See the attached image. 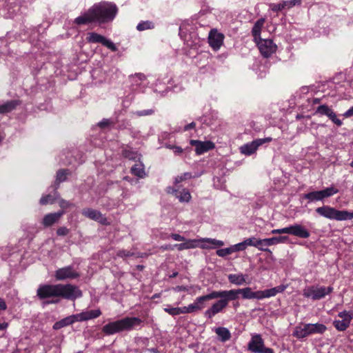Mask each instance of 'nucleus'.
<instances>
[{"instance_id":"1","label":"nucleus","mask_w":353,"mask_h":353,"mask_svg":"<svg viewBox=\"0 0 353 353\" xmlns=\"http://www.w3.org/2000/svg\"><path fill=\"white\" fill-rule=\"evenodd\" d=\"M37 294L40 299L61 297L68 300H75L82 296L81 290L71 284L42 285L39 287Z\"/></svg>"},{"instance_id":"2","label":"nucleus","mask_w":353,"mask_h":353,"mask_svg":"<svg viewBox=\"0 0 353 353\" xmlns=\"http://www.w3.org/2000/svg\"><path fill=\"white\" fill-rule=\"evenodd\" d=\"M287 287V285H280L271 289L259 290L256 292H253L250 288L248 287L242 289L230 290L228 291L230 292V295L232 296L230 299H232L233 301L237 299L239 294H241L242 297L245 299H256L261 300L274 296L277 294L284 292Z\"/></svg>"},{"instance_id":"3","label":"nucleus","mask_w":353,"mask_h":353,"mask_svg":"<svg viewBox=\"0 0 353 353\" xmlns=\"http://www.w3.org/2000/svg\"><path fill=\"white\" fill-rule=\"evenodd\" d=\"M141 323V319L138 317H125L105 325L102 327V332L105 335H112L124 331H130L135 326L140 325Z\"/></svg>"},{"instance_id":"4","label":"nucleus","mask_w":353,"mask_h":353,"mask_svg":"<svg viewBox=\"0 0 353 353\" xmlns=\"http://www.w3.org/2000/svg\"><path fill=\"white\" fill-rule=\"evenodd\" d=\"M91 9L96 21L99 23L112 21L118 12V8L114 3L107 1L95 3Z\"/></svg>"},{"instance_id":"5","label":"nucleus","mask_w":353,"mask_h":353,"mask_svg":"<svg viewBox=\"0 0 353 353\" xmlns=\"http://www.w3.org/2000/svg\"><path fill=\"white\" fill-rule=\"evenodd\" d=\"M230 292L228 290H222V291H212L206 296H209V300L214 299L220 298V300L212 304L211 307L208 309L205 312V316L209 319H211L217 313L221 312L224 308H225L229 301H233L232 297L230 295Z\"/></svg>"},{"instance_id":"6","label":"nucleus","mask_w":353,"mask_h":353,"mask_svg":"<svg viewBox=\"0 0 353 353\" xmlns=\"http://www.w3.org/2000/svg\"><path fill=\"white\" fill-rule=\"evenodd\" d=\"M316 212L321 216L336 221H345L353 219V212L346 210H338L329 205H323L316 209Z\"/></svg>"},{"instance_id":"7","label":"nucleus","mask_w":353,"mask_h":353,"mask_svg":"<svg viewBox=\"0 0 353 353\" xmlns=\"http://www.w3.org/2000/svg\"><path fill=\"white\" fill-rule=\"evenodd\" d=\"M333 291L332 287L321 286L316 288L314 286L309 287L303 290V296L307 298L311 297L313 300H319L324 298L327 294Z\"/></svg>"},{"instance_id":"8","label":"nucleus","mask_w":353,"mask_h":353,"mask_svg":"<svg viewBox=\"0 0 353 353\" xmlns=\"http://www.w3.org/2000/svg\"><path fill=\"white\" fill-rule=\"evenodd\" d=\"M248 350L254 353H274L272 348L264 346L263 340L260 334H256L252 337L248 343Z\"/></svg>"},{"instance_id":"9","label":"nucleus","mask_w":353,"mask_h":353,"mask_svg":"<svg viewBox=\"0 0 353 353\" xmlns=\"http://www.w3.org/2000/svg\"><path fill=\"white\" fill-rule=\"evenodd\" d=\"M86 40L90 43H101L112 52H116L117 50V48L113 42L98 33L94 32H88Z\"/></svg>"},{"instance_id":"10","label":"nucleus","mask_w":353,"mask_h":353,"mask_svg":"<svg viewBox=\"0 0 353 353\" xmlns=\"http://www.w3.org/2000/svg\"><path fill=\"white\" fill-rule=\"evenodd\" d=\"M258 46V48L264 57H269L276 50L277 46L273 43L271 39H259L255 41Z\"/></svg>"},{"instance_id":"11","label":"nucleus","mask_w":353,"mask_h":353,"mask_svg":"<svg viewBox=\"0 0 353 353\" xmlns=\"http://www.w3.org/2000/svg\"><path fill=\"white\" fill-rule=\"evenodd\" d=\"M338 316L341 318V320H334L333 325L337 330L344 331L349 327L350 324V322L353 318V312L344 310L339 312L338 314Z\"/></svg>"},{"instance_id":"12","label":"nucleus","mask_w":353,"mask_h":353,"mask_svg":"<svg viewBox=\"0 0 353 353\" xmlns=\"http://www.w3.org/2000/svg\"><path fill=\"white\" fill-rule=\"evenodd\" d=\"M82 214L90 219L96 221L103 225H108L110 223L108 222L107 218L101 213V212L94 210L92 208H85L82 210Z\"/></svg>"},{"instance_id":"13","label":"nucleus","mask_w":353,"mask_h":353,"mask_svg":"<svg viewBox=\"0 0 353 353\" xmlns=\"http://www.w3.org/2000/svg\"><path fill=\"white\" fill-rule=\"evenodd\" d=\"M55 278L58 281H62L67 279H75L79 276V274L73 269L72 266H66L58 269L55 272Z\"/></svg>"},{"instance_id":"14","label":"nucleus","mask_w":353,"mask_h":353,"mask_svg":"<svg viewBox=\"0 0 353 353\" xmlns=\"http://www.w3.org/2000/svg\"><path fill=\"white\" fill-rule=\"evenodd\" d=\"M224 35L219 32L216 30H212L208 36V43L210 46L214 50H219L223 45Z\"/></svg>"},{"instance_id":"15","label":"nucleus","mask_w":353,"mask_h":353,"mask_svg":"<svg viewBox=\"0 0 353 353\" xmlns=\"http://www.w3.org/2000/svg\"><path fill=\"white\" fill-rule=\"evenodd\" d=\"M190 143L195 146L196 154H202L214 148V143L210 141H201L198 140H190Z\"/></svg>"},{"instance_id":"16","label":"nucleus","mask_w":353,"mask_h":353,"mask_svg":"<svg viewBox=\"0 0 353 353\" xmlns=\"http://www.w3.org/2000/svg\"><path fill=\"white\" fill-rule=\"evenodd\" d=\"M64 214L65 211L63 210H61L57 212L47 214L43 219L42 224L45 227L52 226L53 224L57 223Z\"/></svg>"},{"instance_id":"17","label":"nucleus","mask_w":353,"mask_h":353,"mask_svg":"<svg viewBox=\"0 0 353 353\" xmlns=\"http://www.w3.org/2000/svg\"><path fill=\"white\" fill-rule=\"evenodd\" d=\"M93 22H97L94 16L93 12H92L91 8H90L87 12H85L82 15L77 17L74 19V23L77 25H84L88 23H91Z\"/></svg>"},{"instance_id":"18","label":"nucleus","mask_w":353,"mask_h":353,"mask_svg":"<svg viewBox=\"0 0 353 353\" xmlns=\"http://www.w3.org/2000/svg\"><path fill=\"white\" fill-rule=\"evenodd\" d=\"M209 298L210 297L206 295L197 297L194 303L188 306L189 312L192 313L195 311L201 310L205 307L204 303L209 301Z\"/></svg>"},{"instance_id":"19","label":"nucleus","mask_w":353,"mask_h":353,"mask_svg":"<svg viewBox=\"0 0 353 353\" xmlns=\"http://www.w3.org/2000/svg\"><path fill=\"white\" fill-rule=\"evenodd\" d=\"M259 146L260 143H258L256 139L250 143L242 145L240 148V151L242 154L245 155H251L256 151Z\"/></svg>"},{"instance_id":"20","label":"nucleus","mask_w":353,"mask_h":353,"mask_svg":"<svg viewBox=\"0 0 353 353\" xmlns=\"http://www.w3.org/2000/svg\"><path fill=\"white\" fill-rule=\"evenodd\" d=\"M291 234L303 239H307L310 235L307 230L299 224L292 225Z\"/></svg>"},{"instance_id":"21","label":"nucleus","mask_w":353,"mask_h":353,"mask_svg":"<svg viewBox=\"0 0 353 353\" xmlns=\"http://www.w3.org/2000/svg\"><path fill=\"white\" fill-rule=\"evenodd\" d=\"M199 240L196 239H185L183 243L175 244L174 247L176 248L179 251L193 249L198 247Z\"/></svg>"},{"instance_id":"22","label":"nucleus","mask_w":353,"mask_h":353,"mask_svg":"<svg viewBox=\"0 0 353 353\" xmlns=\"http://www.w3.org/2000/svg\"><path fill=\"white\" fill-rule=\"evenodd\" d=\"M247 247L248 246H253L255 248H257L259 250L264 252H270V250L268 248H264L263 246V239H257L255 237H250L245 240H244Z\"/></svg>"},{"instance_id":"23","label":"nucleus","mask_w":353,"mask_h":353,"mask_svg":"<svg viewBox=\"0 0 353 353\" xmlns=\"http://www.w3.org/2000/svg\"><path fill=\"white\" fill-rule=\"evenodd\" d=\"M309 334H323L327 330L325 325L322 323H307Z\"/></svg>"},{"instance_id":"24","label":"nucleus","mask_w":353,"mask_h":353,"mask_svg":"<svg viewBox=\"0 0 353 353\" xmlns=\"http://www.w3.org/2000/svg\"><path fill=\"white\" fill-rule=\"evenodd\" d=\"M288 237L285 236H274L272 238L263 239V246H270L279 243H285L288 240Z\"/></svg>"},{"instance_id":"25","label":"nucleus","mask_w":353,"mask_h":353,"mask_svg":"<svg viewBox=\"0 0 353 353\" xmlns=\"http://www.w3.org/2000/svg\"><path fill=\"white\" fill-rule=\"evenodd\" d=\"M265 23V19L261 18L259 19L256 22L254 23L252 30V34L254 37V41H256V40L259 39L261 31L262 29V27L263 26V24Z\"/></svg>"},{"instance_id":"26","label":"nucleus","mask_w":353,"mask_h":353,"mask_svg":"<svg viewBox=\"0 0 353 353\" xmlns=\"http://www.w3.org/2000/svg\"><path fill=\"white\" fill-rule=\"evenodd\" d=\"M215 333L218 335L222 342H225L231 338L230 332L226 327H219L215 329Z\"/></svg>"},{"instance_id":"27","label":"nucleus","mask_w":353,"mask_h":353,"mask_svg":"<svg viewBox=\"0 0 353 353\" xmlns=\"http://www.w3.org/2000/svg\"><path fill=\"white\" fill-rule=\"evenodd\" d=\"M175 196L179 199L180 202H188L191 199V194L188 190L183 189L181 191L172 190Z\"/></svg>"},{"instance_id":"28","label":"nucleus","mask_w":353,"mask_h":353,"mask_svg":"<svg viewBox=\"0 0 353 353\" xmlns=\"http://www.w3.org/2000/svg\"><path fill=\"white\" fill-rule=\"evenodd\" d=\"M19 104L18 101H10L6 102V103L0 105V114H6L11 112L12 110L15 109L16 107Z\"/></svg>"},{"instance_id":"29","label":"nucleus","mask_w":353,"mask_h":353,"mask_svg":"<svg viewBox=\"0 0 353 353\" xmlns=\"http://www.w3.org/2000/svg\"><path fill=\"white\" fill-rule=\"evenodd\" d=\"M228 281L236 285H241L246 282L245 275L243 274H231L228 275Z\"/></svg>"},{"instance_id":"30","label":"nucleus","mask_w":353,"mask_h":353,"mask_svg":"<svg viewBox=\"0 0 353 353\" xmlns=\"http://www.w3.org/2000/svg\"><path fill=\"white\" fill-rule=\"evenodd\" d=\"M292 335L297 339H303L308 336L310 334L307 324H305L303 327L296 326L294 328Z\"/></svg>"},{"instance_id":"31","label":"nucleus","mask_w":353,"mask_h":353,"mask_svg":"<svg viewBox=\"0 0 353 353\" xmlns=\"http://www.w3.org/2000/svg\"><path fill=\"white\" fill-rule=\"evenodd\" d=\"M101 314V312L99 309L82 312L83 321L96 319Z\"/></svg>"},{"instance_id":"32","label":"nucleus","mask_w":353,"mask_h":353,"mask_svg":"<svg viewBox=\"0 0 353 353\" xmlns=\"http://www.w3.org/2000/svg\"><path fill=\"white\" fill-rule=\"evenodd\" d=\"M69 174L70 171L69 170L67 169H61L57 171L55 181V183L57 185L56 188H58L60 183L64 182L67 180V176Z\"/></svg>"},{"instance_id":"33","label":"nucleus","mask_w":353,"mask_h":353,"mask_svg":"<svg viewBox=\"0 0 353 353\" xmlns=\"http://www.w3.org/2000/svg\"><path fill=\"white\" fill-rule=\"evenodd\" d=\"M131 172L139 178H143L145 176L144 166L142 163H136L132 166L131 168Z\"/></svg>"},{"instance_id":"34","label":"nucleus","mask_w":353,"mask_h":353,"mask_svg":"<svg viewBox=\"0 0 353 353\" xmlns=\"http://www.w3.org/2000/svg\"><path fill=\"white\" fill-rule=\"evenodd\" d=\"M304 198L309 200V201H322L321 197L320 191L310 192L304 195Z\"/></svg>"},{"instance_id":"35","label":"nucleus","mask_w":353,"mask_h":353,"mask_svg":"<svg viewBox=\"0 0 353 353\" xmlns=\"http://www.w3.org/2000/svg\"><path fill=\"white\" fill-rule=\"evenodd\" d=\"M154 28V25L153 22L150 21H141L137 26V29L139 31L150 30V29H153Z\"/></svg>"},{"instance_id":"36","label":"nucleus","mask_w":353,"mask_h":353,"mask_svg":"<svg viewBox=\"0 0 353 353\" xmlns=\"http://www.w3.org/2000/svg\"><path fill=\"white\" fill-rule=\"evenodd\" d=\"M72 325L71 323H70V318L68 316L59 321H57L54 325H53V329L54 330H59L63 327H65V326H68V325Z\"/></svg>"},{"instance_id":"37","label":"nucleus","mask_w":353,"mask_h":353,"mask_svg":"<svg viewBox=\"0 0 353 353\" xmlns=\"http://www.w3.org/2000/svg\"><path fill=\"white\" fill-rule=\"evenodd\" d=\"M332 111V110L327 105H321L317 108L316 112L321 115L329 116Z\"/></svg>"},{"instance_id":"38","label":"nucleus","mask_w":353,"mask_h":353,"mask_svg":"<svg viewBox=\"0 0 353 353\" xmlns=\"http://www.w3.org/2000/svg\"><path fill=\"white\" fill-rule=\"evenodd\" d=\"M199 176V174L196 175V176ZM192 177H193V176L192 175V174L190 172H185L180 176H177L174 179V183H176V184L179 183L185 180L191 179ZM194 177H195V176H194Z\"/></svg>"},{"instance_id":"39","label":"nucleus","mask_w":353,"mask_h":353,"mask_svg":"<svg viewBox=\"0 0 353 353\" xmlns=\"http://www.w3.org/2000/svg\"><path fill=\"white\" fill-rule=\"evenodd\" d=\"M199 241H202V242H207V243H211L212 245H213L214 246H217V247H221L224 245L223 241H220V240H216L214 239H210V238L201 239Z\"/></svg>"},{"instance_id":"40","label":"nucleus","mask_w":353,"mask_h":353,"mask_svg":"<svg viewBox=\"0 0 353 353\" xmlns=\"http://www.w3.org/2000/svg\"><path fill=\"white\" fill-rule=\"evenodd\" d=\"M54 197L50 194H48V195H46V196H43L41 199H40V204L41 205H47L48 203H53L54 202Z\"/></svg>"},{"instance_id":"41","label":"nucleus","mask_w":353,"mask_h":353,"mask_svg":"<svg viewBox=\"0 0 353 353\" xmlns=\"http://www.w3.org/2000/svg\"><path fill=\"white\" fill-rule=\"evenodd\" d=\"M233 252L243 251L247 248L245 241L231 246Z\"/></svg>"},{"instance_id":"42","label":"nucleus","mask_w":353,"mask_h":353,"mask_svg":"<svg viewBox=\"0 0 353 353\" xmlns=\"http://www.w3.org/2000/svg\"><path fill=\"white\" fill-rule=\"evenodd\" d=\"M232 253H233V251L231 247L216 250V254L221 257H224L227 255L231 254Z\"/></svg>"},{"instance_id":"43","label":"nucleus","mask_w":353,"mask_h":353,"mask_svg":"<svg viewBox=\"0 0 353 353\" xmlns=\"http://www.w3.org/2000/svg\"><path fill=\"white\" fill-rule=\"evenodd\" d=\"M292 225L281 229H275L271 231L273 234H291Z\"/></svg>"},{"instance_id":"44","label":"nucleus","mask_w":353,"mask_h":353,"mask_svg":"<svg viewBox=\"0 0 353 353\" xmlns=\"http://www.w3.org/2000/svg\"><path fill=\"white\" fill-rule=\"evenodd\" d=\"M68 317L70 318L71 324L78 321H83L82 312L68 316Z\"/></svg>"},{"instance_id":"45","label":"nucleus","mask_w":353,"mask_h":353,"mask_svg":"<svg viewBox=\"0 0 353 353\" xmlns=\"http://www.w3.org/2000/svg\"><path fill=\"white\" fill-rule=\"evenodd\" d=\"M325 193V195L327 197H330V196H333L334 194H336L339 192V190L336 189V188H334V186H330L329 188H327L323 190Z\"/></svg>"},{"instance_id":"46","label":"nucleus","mask_w":353,"mask_h":353,"mask_svg":"<svg viewBox=\"0 0 353 353\" xmlns=\"http://www.w3.org/2000/svg\"><path fill=\"white\" fill-rule=\"evenodd\" d=\"M117 255L119 257L125 258V257H128V256H134V253L130 251H128V250H121L117 252Z\"/></svg>"},{"instance_id":"47","label":"nucleus","mask_w":353,"mask_h":353,"mask_svg":"<svg viewBox=\"0 0 353 353\" xmlns=\"http://www.w3.org/2000/svg\"><path fill=\"white\" fill-rule=\"evenodd\" d=\"M329 117V119L330 120H332V121L333 123H334L336 125L338 126H341L342 125V121L339 119L336 115V114L334 112V111L332 110L331 112V113L330 114L329 116H327Z\"/></svg>"},{"instance_id":"48","label":"nucleus","mask_w":353,"mask_h":353,"mask_svg":"<svg viewBox=\"0 0 353 353\" xmlns=\"http://www.w3.org/2000/svg\"><path fill=\"white\" fill-rule=\"evenodd\" d=\"M70 230L66 227H60L57 230V234L58 236H66L69 234Z\"/></svg>"},{"instance_id":"49","label":"nucleus","mask_w":353,"mask_h":353,"mask_svg":"<svg viewBox=\"0 0 353 353\" xmlns=\"http://www.w3.org/2000/svg\"><path fill=\"white\" fill-rule=\"evenodd\" d=\"M164 311L170 315L176 316L179 315V307H165Z\"/></svg>"},{"instance_id":"50","label":"nucleus","mask_w":353,"mask_h":353,"mask_svg":"<svg viewBox=\"0 0 353 353\" xmlns=\"http://www.w3.org/2000/svg\"><path fill=\"white\" fill-rule=\"evenodd\" d=\"M154 111L152 109L145 110H141V111H137L135 112V114L139 117H143V116L151 115L154 113Z\"/></svg>"},{"instance_id":"51","label":"nucleus","mask_w":353,"mask_h":353,"mask_svg":"<svg viewBox=\"0 0 353 353\" xmlns=\"http://www.w3.org/2000/svg\"><path fill=\"white\" fill-rule=\"evenodd\" d=\"M59 206L62 208L63 210H64V209H66L72 205V204L69 201L62 199L59 200Z\"/></svg>"},{"instance_id":"52","label":"nucleus","mask_w":353,"mask_h":353,"mask_svg":"<svg viewBox=\"0 0 353 353\" xmlns=\"http://www.w3.org/2000/svg\"><path fill=\"white\" fill-rule=\"evenodd\" d=\"M270 7L272 10L274 12H278L285 9L283 3L278 4H271Z\"/></svg>"},{"instance_id":"53","label":"nucleus","mask_w":353,"mask_h":353,"mask_svg":"<svg viewBox=\"0 0 353 353\" xmlns=\"http://www.w3.org/2000/svg\"><path fill=\"white\" fill-rule=\"evenodd\" d=\"M171 238L177 241H185V238L179 234H171Z\"/></svg>"},{"instance_id":"54","label":"nucleus","mask_w":353,"mask_h":353,"mask_svg":"<svg viewBox=\"0 0 353 353\" xmlns=\"http://www.w3.org/2000/svg\"><path fill=\"white\" fill-rule=\"evenodd\" d=\"M174 290L175 292L188 291V287L184 285H177L175 288H174Z\"/></svg>"},{"instance_id":"55","label":"nucleus","mask_w":353,"mask_h":353,"mask_svg":"<svg viewBox=\"0 0 353 353\" xmlns=\"http://www.w3.org/2000/svg\"><path fill=\"white\" fill-rule=\"evenodd\" d=\"M283 4L284 6V8H290L294 6V2L292 1V0L285 1L283 2Z\"/></svg>"},{"instance_id":"56","label":"nucleus","mask_w":353,"mask_h":353,"mask_svg":"<svg viewBox=\"0 0 353 353\" xmlns=\"http://www.w3.org/2000/svg\"><path fill=\"white\" fill-rule=\"evenodd\" d=\"M272 140V139L271 137H267V138H265V139H256L257 142L260 143V145H261L262 144H263L265 143H269Z\"/></svg>"},{"instance_id":"57","label":"nucleus","mask_w":353,"mask_h":353,"mask_svg":"<svg viewBox=\"0 0 353 353\" xmlns=\"http://www.w3.org/2000/svg\"><path fill=\"white\" fill-rule=\"evenodd\" d=\"M110 122L108 119H103L101 122L99 123V125L101 128H105L110 125Z\"/></svg>"},{"instance_id":"58","label":"nucleus","mask_w":353,"mask_h":353,"mask_svg":"<svg viewBox=\"0 0 353 353\" xmlns=\"http://www.w3.org/2000/svg\"><path fill=\"white\" fill-rule=\"evenodd\" d=\"M187 313H190L189 312V310H188V306H185V307H179V314H187Z\"/></svg>"},{"instance_id":"59","label":"nucleus","mask_w":353,"mask_h":353,"mask_svg":"<svg viewBox=\"0 0 353 353\" xmlns=\"http://www.w3.org/2000/svg\"><path fill=\"white\" fill-rule=\"evenodd\" d=\"M183 152V150L182 148L179 146L174 147V152L176 154H181Z\"/></svg>"},{"instance_id":"60","label":"nucleus","mask_w":353,"mask_h":353,"mask_svg":"<svg viewBox=\"0 0 353 353\" xmlns=\"http://www.w3.org/2000/svg\"><path fill=\"white\" fill-rule=\"evenodd\" d=\"M353 115V106L344 113L345 117H350Z\"/></svg>"},{"instance_id":"61","label":"nucleus","mask_w":353,"mask_h":353,"mask_svg":"<svg viewBox=\"0 0 353 353\" xmlns=\"http://www.w3.org/2000/svg\"><path fill=\"white\" fill-rule=\"evenodd\" d=\"M6 309V304L4 300L0 298V310H4Z\"/></svg>"},{"instance_id":"62","label":"nucleus","mask_w":353,"mask_h":353,"mask_svg":"<svg viewBox=\"0 0 353 353\" xmlns=\"http://www.w3.org/2000/svg\"><path fill=\"white\" fill-rule=\"evenodd\" d=\"M135 76L140 80L144 81L145 79V76L142 73L135 74Z\"/></svg>"},{"instance_id":"63","label":"nucleus","mask_w":353,"mask_h":353,"mask_svg":"<svg viewBox=\"0 0 353 353\" xmlns=\"http://www.w3.org/2000/svg\"><path fill=\"white\" fill-rule=\"evenodd\" d=\"M195 127V123L194 122H192L191 123L185 126V130H188L191 128H193Z\"/></svg>"},{"instance_id":"64","label":"nucleus","mask_w":353,"mask_h":353,"mask_svg":"<svg viewBox=\"0 0 353 353\" xmlns=\"http://www.w3.org/2000/svg\"><path fill=\"white\" fill-rule=\"evenodd\" d=\"M163 250H173V248H174V245H165L161 247Z\"/></svg>"}]
</instances>
